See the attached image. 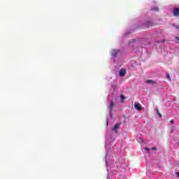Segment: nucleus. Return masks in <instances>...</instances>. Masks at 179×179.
Returning a JSON list of instances; mask_svg holds the SVG:
<instances>
[{
  "label": "nucleus",
  "mask_w": 179,
  "mask_h": 179,
  "mask_svg": "<svg viewBox=\"0 0 179 179\" xmlns=\"http://www.w3.org/2000/svg\"><path fill=\"white\" fill-rule=\"evenodd\" d=\"M118 128H120V124H116L114 127H113V131H115V132L117 131V129H118Z\"/></svg>",
  "instance_id": "obj_7"
},
{
  "label": "nucleus",
  "mask_w": 179,
  "mask_h": 179,
  "mask_svg": "<svg viewBox=\"0 0 179 179\" xmlns=\"http://www.w3.org/2000/svg\"><path fill=\"white\" fill-rule=\"evenodd\" d=\"M176 174H177V176H179V173H178V172H177V173H176Z\"/></svg>",
  "instance_id": "obj_15"
},
{
  "label": "nucleus",
  "mask_w": 179,
  "mask_h": 179,
  "mask_svg": "<svg viewBox=\"0 0 179 179\" xmlns=\"http://www.w3.org/2000/svg\"><path fill=\"white\" fill-rule=\"evenodd\" d=\"M120 99H121L122 100H125L126 97H125V96L121 94V95H120Z\"/></svg>",
  "instance_id": "obj_8"
},
{
  "label": "nucleus",
  "mask_w": 179,
  "mask_h": 179,
  "mask_svg": "<svg viewBox=\"0 0 179 179\" xmlns=\"http://www.w3.org/2000/svg\"><path fill=\"white\" fill-rule=\"evenodd\" d=\"M120 52V50L113 49L111 50L110 54H111V56L113 57V58H117V55H118Z\"/></svg>",
  "instance_id": "obj_1"
},
{
  "label": "nucleus",
  "mask_w": 179,
  "mask_h": 179,
  "mask_svg": "<svg viewBox=\"0 0 179 179\" xmlns=\"http://www.w3.org/2000/svg\"><path fill=\"white\" fill-rule=\"evenodd\" d=\"M171 124H174V120H171Z\"/></svg>",
  "instance_id": "obj_13"
},
{
  "label": "nucleus",
  "mask_w": 179,
  "mask_h": 179,
  "mask_svg": "<svg viewBox=\"0 0 179 179\" xmlns=\"http://www.w3.org/2000/svg\"><path fill=\"white\" fill-rule=\"evenodd\" d=\"M134 107L136 110H138V111H142V108L141 107L140 104L135 103Z\"/></svg>",
  "instance_id": "obj_4"
},
{
  "label": "nucleus",
  "mask_w": 179,
  "mask_h": 179,
  "mask_svg": "<svg viewBox=\"0 0 179 179\" xmlns=\"http://www.w3.org/2000/svg\"><path fill=\"white\" fill-rule=\"evenodd\" d=\"M110 118H113V115H110Z\"/></svg>",
  "instance_id": "obj_16"
},
{
  "label": "nucleus",
  "mask_w": 179,
  "mask_h": 179,
  "mask_svg": "<svg viewBox=\"0 0 179 179\" xmlns=\"http://www.w3.org/2000/svg\"><path fill=\"white\" fill-rule=\"evenodd\" d=\"M157 113L159 118H162V113H160V112H159V110H157Z\"/></svg>",
  "instance_id": "obj_9"
},
{
  "label": "nucleus",
  "mask_w": 179,
  "mask_h": 179,
  "mask_svg": "<svg viewBox=\"0 0 179 179\" xmlns=\"http://www.w3.org/2000/svg\"><path fill=\"white\" fill-rule=\"evenodd\" d=\"M176 40H177L178 41H179V37H178V36H176Z\"/></svg>",
  "instance_id": "obj_12"
},
{
  "label": "nucleus",
  "mask_w": 179,
  "mask_h": 179,
  "mask_svg": "<svg viewBox=\"0 0 179 179\" xmlns=\"http://www.w3.org/2000/svg\"><path fill=\"white\" fill-rule=\"evenodd\" d=\"M114 106V102L111 101L109 104V111H110V113H112L113 111V107Z\"/></svg>",
  "instance_id": "obj_5"
},
{
  "label": "nucleus",
  "mask_w": 179,
  "mask_h": 179,
  "mask_svg": "<svg viewBox=\"0 0 179 179\" xmlns=\"http://www.w3.org/2000/svg\"><path fill=\"white\" fill-rule=\"evenodd\" d=\"M152 150H157V148L153 147V148H152Z\"/></svg>",
  "instance_id": "obj_11"
},
{
  "label": "nucleus",
  "mask_w": 179,
  "mask_h": 179,
  "mask_svg": "<svg viewBox=\"0 0 179 179\" xmlns=\"http://www.w3.org/2000/svg\"><path fill=\"white\" fill-rule=\"evenodd\" d=\"M145 83H152V84H156V81L153 80H147L145 81Z\"/></svg>",
  "instance_id": "obj_6"
},
{
  "label": "nucleus",
  "mask_w": 179,
  "mask_h": 179,
  "mask_svg": "<svg viewBox=\"0 0 179 179\" xmlns=\"http://www.w3.org/2000/svg\"><path fill=\"white\" fill-rule=\"evenodd\" d=\"M157 12H159V9H157Z\"/></svg>",
  "instance_id": "obj_17"
},
{
  "label": "nucleus",
  "mask_w": 179,
  "mask_h": 179,
  "mask_svg": "<svg viewBox=\"0 0 179 179\" xmlns=\"http://www.w3.org/2000/svg\"><path fill=\"white\" fill-rule=\"evenodd\" d=\"M145 150H148V151H149V148H145Z\"/></svg>",
  "instance_id": "obj_14"
},
{
  "label": "nucleus",
  "mask_w": 179,
  "mask_h": 179,
  "mask_svg": "<svg viewBox=\"0 0 179 179\" xmlns=\"http://www.w3.org/2000/svg\"><path fill=\"white\" fill-rule=\"evenodd\" d=\"M173 16L178 17L179 16V8H175L173 10Z\"/></svg>",
  "instance_id": "obj_2"
},
{
  "label": "nucleus",
  "mask_w": 179,
  "mask_h": 179,
  "mask_svg": "<svg viewBox=\"0 0 179 179\" xmlns=\"http://www.w3.org/2000/svg\"><path fill=\"white\" fill-rule=\"evenodd\" d=\"M166 78H167L168 79H170V74L167 73V74H166Z\"/></svg>",
  "instance_id": "obj_10"
},
{
  "label": "nucleus",
  "mask_w": 179,
  "mask_h": 179,
  "mask_svg": "<svg viewBox=\"0 0 179 179\" xmlns=\"http://www.w3.org/2000/svg\"><path fill=\"white\" fill-rule=\"evenodd\" d=\"M125 73H127V70H125V69H123L120 71L119 75L120 76L123 77L125 76Z\"/></svg>",
  "instance_id": "obj_3"
}]
</instances>
